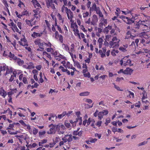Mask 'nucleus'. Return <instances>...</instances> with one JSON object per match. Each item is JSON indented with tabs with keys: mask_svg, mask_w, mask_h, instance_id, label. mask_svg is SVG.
Instances as JSON below:
<instances>
[{
	"mask_svg": "<svg viewBox=\"0 0 150 150\" xmlns=\"http://www.w3.org/2000/svg\"><path fill=\"white\" fill-rule=\"evenodd\" d=\"M34 17L32 19V21H33L35 19V18H36V20L38 21L40 19V15L39 14V16L38 15H34Z\"/></svg>",
	"mask_w": 150,
	"mask_h": 150,
	"instance_id": "32",
	"label": "nucleus"
},
{
	"mask_svg": "<svg viewBox=\"0 0 150 150\" xmlns=\"http://www.w3.org/2000/svg\"><path fill=\"white\" fill-rule=\"evenodd\" d=\"M18 42L19 43L20 45H22L23 46H25L28 45L27 43H24L23 42H21V41H19Z\"/></svg>",
	"mask_w": 150,
	"mask_h": 150,
	"instance_id": "34",
	"label": "nucleus"
},
{
	"mask_svg": "<svg viewBox=\"0 0 150 150\" xmlns=\"http://www.w3.org/2000/svg\"><path fill=\"white\" fill-rule=\"evenodd\" d=\"M46 133L45 131H43L42 132H39V136L40 137L42 135Z\"/></svg>",
	"mask_w": 150,
	"mask_h": 150,
	"instance_id": "54",
	"label": "nucleus"
},
{
	"mask_svg": "<svg viewBox=\"0 0 150 150\" xmlns=\"http://www.w3.org/2000/svg\"><path fill=\"white\" fill-rule=\"evenodd\" d=\"M66 129L65 127L63 125L60 124V130H65Z\"/></svg>",
	"mask_w": 150,
	"mask_h": 150,
	"instance_id": "53",
	"label": "nucleus"
},
{
	"mask_svg": "<svg viewBox=\"0 0 150 150\" xmlns=\"http://www.w3.org/2000/svg\"><path fill=\"white\" fill-rule=\"evenodd\" d=\"M8 56L11 58H12L14 60H16L17 59V57L16 56H15L13 54H12L11 52H10Z\"/></svg>",
	"mask_w": 150,
	"mask_h": 150,
	"instance_id": "19",
	"label": "nucleus"
},
{
	"mask_svg": "<svg viewBox=\"0 0 150 150\" xmlns=\"http://www.w3.org/2000/svg\"><path fill=\"white\" fill-rule=\"evenodd\" d=\"M111 29V26L109 25L104 29L103 31L105 33L108 34L109 31V30Z\"/></svg>",
	"mask_w": 150,
	"mask_h": 150,
	"instance_id": "15",
	"label": "nucleus"
},
{
	"mask_svg": "<svg viewBox=\"0 0 150 150\" xmlns=\"http://www.w3.org/2000/svg\"><path fill=\"white\" fill-rule=\"evenodd\" d=\"M83 75L84 76L88 77V78H90L91 76L89 72L86 74H83Z\"/></svg>",
	"mask_w": 150,
	"mask_h": 150,
	"instance_id": "48",
	"label": "nucleus"
},
{
	"mask_svg": "<svg viewBox=\"0 0 150 150\" xmlns=\"http://www.w3.org/2000/svg\"><path fill=\"white\" fill-rule=\"evenodd\" d=\"M62 140H63V141L64 142V143H66L67 141H68L67 139V137H65V135L64 137L62 138Z\"/></svg>",
	"mask_w": 150,
	"mask_h": 150,
	"instance_id": "49",
	"label": "nucleus"
},
{
	"mask_svg": "<svg viewBox=\"0 0 150 150\" xmlns=\"http://www.w3.org/2000/svg\"><path fill=\"white\" fill-rule=\"evenodd\" d=\"M47 45V44L44 42H41L38 45L40 48L42 50H41V51H43V50L44 49L43 45Z\"/></svg>",
	"mask_w": 150,
	"mask_h": 150,
	"instance_id": "23",
	"label": "nucleus"
},
{
	"mask_svg": "<svg viewBox=\"0 0 150 150\" xmlns=\"http://www.w3.org/2000/svg\"><path fill=\"white\" fill-rule=\"evenodd\" d=\"M124 46V47H125V48H124L122 47H120L119 49L120 50L122 51L123 52H125L126 51V48L127 47V45Z\"/></svg>",
	"mask_w": 150,
	"mask_h": 150,
	"instance_id": "31",
	"label": "nucleus"
},
{
	"mask_svg": "<svg viewBox=\"0 0 150 150\" xmlns=\"http://www.w3.org/2000/svg\"><path fill=\"white\" fill-rule=\"evenodd\" d=\"M96 13L100 17L103 18V15L102 14V13L100 11L99 7H98L97 10L96 11Z\"/></svg>",
	"mask_w": 150,
	"mask_h": 150,
	"instance_id": "17",
	"label": "nucleus"
},
{
	"mask_svg": "<svg viewBox=\"0 0 150 150\" xmlns=\"http://www.w3.org/2000/svg\"><path fill=\"white\" fill-rule=\"evenodd\" d=\"M112 131L114 132H117V129L115 127H113L112 128Z\"/></svg>",
	"mask_w": 150,
	"mask_h": 150,
	"instance_id": "50",
	"label": "nucleus"
},
{
	"mask_svg": "<svg viewBox=\"0 0 150 150\" xmlns=\"http://www.w3.org/2000/svg\"><path fill=\"white\" fill-rule=\"evenodd\" d=\"M35 68L34 66L33 65L32 63L28 65L27 67L28 69H34Z\"/></svg>",
	"mask_w": 150,
	"mask_h": 150,
	"instance_id": "38",
	"label": "nucleus"
},
{
	"mask_svg": "<svg viewBox=\"0 0 150 150\" xmlns=\"http://www.w3.org/2000/svg\"><path fill=\"white\" fill-rule=\"evenodd\" d=\"M42 33H39L34 32L31 35V36L34 38H36L38 37H40L42 35Z\"/></svg>",
	"mask_w": 150,
	"mask_h": 150,
	"instance_id": "11",
	"label": "nucleus"
},
{
	"mask_svg": "<svg viewBox=\"0 0 150 150\" xmlns=\"http://www.w3.org/2000/svg\"><path fill=\"white\" fill-rule=\"evenodd\" d=\"M13 27L12 28V30L14 32H15V30L17 28L16 25L15 24H14L12 26Z\"/></svg>",
	"mask_w": 150,
	"mask_h": 150,
	"instance_id": "64",
	"label": "nucleus"
},
{
	"mask_svg": "<svg viewBox=\"0 0 150 150\" xmlns=\"http://www.w3.org/2000/svg\"><path fill=\"white\" fill-rule=\"evenodd\" d=\"M141 27V25L139 23V22L137 24V25H136L135 28L138 29L140 28Z\"/></svg>",
	"mask_w": 150,
	"mask_h": 150,
	"instance_id": "52",
	"label": "nucleus"
},
{
	"mask_svg": "<svg viewBox=\"0 0 150 150\" xmlns=\"http://www.w3.org/2000/svg\"><path fill=\"white\" fill-rule=\"evenodd\" d=\"M11 71V70L8 68H6V72L5 74V76L9 74Z\"/></svg>",
	"mask_w": 150,
	"mask_h": 150,
	"instance_id": "56",
	"label": "nucleus"
},
{
	"mask_svg": "<svg viewBox=\"0 0 150 150\" xmlns=\"http://www.w3.org/2000/svg\"><path fill=\"white\" fill-rule=\"evenodd\" d=\"M127 21H125L128 24H131L134 23V21H133V20H131V19L129 18L128 17L126 18Z\"/></svg>",
	"mask_w": 150,
	"mask_h": 150,
	"instance_id": "21",
	"label": "nucleus"
},
{
	"mask_svg": "<svg viewBox=\"0 0 150 150\" xmlns=\"http://www.w3.org/2000/svg\"><path fill=\"white\" fill-rule=\"evenodd\" d=\"M113 84L114 85V87L117 90L120 91H123L122 89H120V88L118 86L116 85H115L114 83H113Z\"/></svg>",
	"mask_w": 150,
	"mask_h": 150,
	"instance_id": "37",
	"label": "nucleus"
},
{
	"mask_svg": "<svg viewBox=\"0 0 150 150\" xmlns=\"http://www.w3.org/2000/svg\"><path fill=\"white\" fill-rule=\"evenodd\" d=\"M74 50V48L71 47L70 49L71 52H69V53L70 54L72 58L73 56V54L72 53V52Z\"/></svg>",
	"mask_w": 150,
	"mask_h": 150,
	"instance_id": "40",
	"label": "nucleus"
},
{
	"mask_svg": "<svg viewBox=\"0 0 150 150\" xmlns=\"http://www.w3.org/2000/svg\"><path fill=\"white\" fill-rule=\"evenodd\" d=\"M141 43H142L144 46H146L149 43L147 41V40L142 39L141 40Z\"/></svg>",
	"mask_w": 150,
	"mask_h": 150,
	"instance_id": "24",
	"label": "nucleus"
},
{
	"mask_svg": "<svg viewBox=\"0 0 150 150\" xmlns=\"http://www.w3.org/2000/svg\"><path fill=\"white\" fill-rule=\"evenodd\" d=\"M144 38L146 40H147V41L150 43V34L149 33H146L144 32Z\"/></svg>",
	"mask_w": 150,
	"mask_h": 150,
	"instance_id": "8",
	"label": "nucleus"
},
{
	"mask_svg": "<svg viewBox=\"0 0 150 150\" xmlns=\"http://www.w3.org/2000/svg\"><path fill=\"white\" fill-rule=\"evenodd\" d=\"M65 125L67 128H69L70 127V124L69 123L65 122Z\"/></svg>",
	"mask_w": 150,
	"mask_h": 150,
	"instance_id": "47",
	"label": "nucleus"
},
{
	"mask_svg": "<svg viewBox=\"0 0 150 150\" xmlns=\"http://www.w3.org/2000/svg\"><path fill=\"white\" fill-rule=\"evenodd\" d=\"M120 40L116 36H114L111 41L109 42V45L110 47L113 48H118L120 45Z\"/></svg>",
	"mask_w": 150,
	"mask_h": 150,
	"instance_id": "1",
	"label": "nucleus"
},
{
	"mask_svg": "<svg viewBox=\"0 0 150 150\" xmlns=\"http://www.w3.org/2000/svg\"><path fill=\"white\" fill-rule=\"evenodd\" d=\"M108 112L107 110H103L102 111L98 112V119L99 120H101L104 115H107Z\"/></svg>",
	"mask_w": 150,
	"mask_h": 150,
	"instance_id": "5",
	"label": "nucleus"
},
{
	"mask_svg": "<svg viewBox=\"0 0 150 150\" xmlns=\"http://www.w3.org/2000/svg\"><path fill=\"white\" fill-rule=\"evenodd\" d=\"M7 94L6 92L4 90L3 88H1L0 91V95H1L4 98H5Z\"/></svg>",
	"mask_w": 150,
	"mask_h": 150,
	"instance_id": "12",
	"label": "nucleus"
},
{
	"mask_svg": "<svg viewBox=\"0 0 150 150\" xmlns=\"http://www.w3.org/2000/svg\"><path fill=\"white\" fill-rule=\"evenodd\" d=\"M102 122L100 120H98L97 121V123L96 124V125L98 127H100L101 126Z\"/></svg>",
	"mask_w": 150,
	"mask_h": 150,
	"instance_id": "35",
	"label": "nucleus"
},
{
	"mask_svg": "<svg viewBox=\"0 0 150 150\" xmlns=\"http://www.w3.org/2000/svg\"><path fill=\"white\" fill-rule=\"evenodd\" d=\"M90 93L88 91H86L80 93L79 94L80 96H88L89 95Z\"/></svg>",
	"mask_w": 150,
	"mask_h": 150,
	"instance_id": "25",
	"label": "nucleus"
},
{
	"mask_svg": "<svg viewBox=\"0 0 150 150\" xmlns=\"http://www.w3.org/2000/svg\"><path fill=\"white\" fill-rule=\"evenodd\" d=\"M89 15V13L88 12L84 13L83 14V18H85L87 17Z\"/></svg>",
	"mask_w": 150,
	"mask_h": 150,
	"instance_id": "46",
	"label": "nucleus"
},
{
	"mask_svg": "<svg viewBox=\"0 0 150 150\" xmlns=\"http://www.w3.org/2000/svg\"><path fill=\"white\" fill-rule=\"evenodd\" d=\"M25 21L27 24L28 25H30V23L32 21V19L31 20V21L26 19Z\"/></svg>",
	"mask_w": 150,
	"mask_h": 150,
	"instance_id": "57",
	"label": "nucleus"
},
{
	"mask_svg": "<svg viewBox=\"0 0 150 150\" xmlns=\"http://www.w3.org/2000/svg\"><path fill=\"white\" fill-rule=\"evenodd\" d=\"M65 10L67 15V16L68 19L70 20L71 22L73 17V13L71 11V10L68 9L67 7L65 8Z\"/></svg>",
	"mask_w": 150,
	"mask_h": 150,
	"instance_id": "3",
	"label": "nucleus"
},
{
	"mask_svg": "<svg viewBox=\"0 0 150 150\" xmlns=\"http://www.w3.org/2000/svg\"><path fill=\"white\" fill-rule=\"evenodd\" d=\"M85 101L88 102L89 103H91L92 102V100L91 99L88 98L85 99Z\"/></svg>",
	"mask_w": 150,
	"mask_h": 150,
	"instance_id": "51",
	"label": "nucleus"
},
{
	"mask_svg": "<svg viewBox=\"0 0 150 150\" xmlns=\"http://www.w3.org/2000/svg\"><path fill=\"white\" fill-rule=\"evenodd\" d=\"M135 37V36H133L131 35H126V36H125V39H129V38H131L132 39H134V38Z\"/></svg>",
	"mask_w": 150,
	"mask_h": 150,
	"instance_id": "26",
	"label": "nucleus"
},
{
	"mask_svg": "<svg viewBox=\"0 0 150 150\" xmlns=\"http://www.w3.org/2000/svg\"><path fill=\"white\" fill-rule=\"evenodd\" d=\"M111 37V35H107L105 36V39L108 41H109V39Z\"/></svg>",
	"mask_w": 150,
	"mask_h": 150,
	"instance_id": "63",
	"label": "nucleus"
},
{
	"mask_svg": "<svg viewBox=\"0 0 150 150\" xmlns=\"http://www.w3.org/2000/svg\"><path fill=\"white\" fill-rule=\"evenodd\" d=\"M103 50H100L98 51V53L101 56V57L103 58L105 57V53L106 51V47H104L102 48Z\"/></svg>",
	"mask_w": 150,
	"mask_h": 150,
	"instance_id": "6",
	"label": "nucleus"
},
{
	"mask_svg": "<svg viewBox=\"0 0 150 150\" xmlns=\"http://www.w3.org/2000/svg\"><path fill=\"white\" fill-rule=\"evenodd\" d=\"M16 60H17V63L19 66H21L24 64V62L23 60L18 58Z\"/></svg>",
	"mask_w": 150,
	"mask_h": 150,
	"instance_id": "18",
	"label": "nucleus"
},
{
	"mask_svg": "<svg viewBox=\"0 0 150 150\" xmlns=\"http://www.w3.org/2000/svg\"><path fill=\"white\" fill-rule=\"evenodd\" d=\"M23 81L25 84L28 83V81L26 78L24 77L23 79Z\"/></svg>",
	"mask_w": 150,
	"mask_h": 150,
	"instance_id": "43",
	"label": "nucleus"
},
{
	"mask_svg": "<svg viewBox=\"0 0 150 150\" xmlns=\"http://www.w3.org/2000/svg\"><path fill=\"white\" fill-rule=\"evenodd\" d=\"M55 131H57L58 132H59L60 130V124H59L58 125H55Z\"/></svg>",
	"mask_w": 150,
	"mask_h": 150,
	"instance_id": "27",
	"label": "nucleus"
},
{
	"mask_svg": "<svg viewBox=\"0 0 150 150\" xmlns=\"http://www.w3.org/2000/svg\"><path fill=\"white\" fill-rule=\"evenodd\" d=\"M98 21V18L97 16L95 14L93 16L92 19L91 21V24L94 25Z\"/></svg>",
	"mask_w": 150,
	"mask_h": 150,
	"instance_id": "7",
	"label": "nucleus"
},
{
	"mask_svg": "<svg viewBox=\"0 0 150 150\" xmlns=\"http://www.w3.org/2000/svg\"><path fill=\"white\" fill-rule=\"evenodd\" d=\"M147 143V141H144L138 144L137 145L138 146H139L146 144Z\"/></svg>",
	"mask_w": 150,
	"mask_h": 150,
	"instance_id": "33",
	"label": "nucleus"
},
{
	"mask_svg": "<svg viewBox=\"0 0 150 150\" xmlns=\"http://www.w3.org/2000/svg\"><path fill=\"white\" fill-rule=\"evenodd\" d=\"M50 128V131L47 132V133L48 134H54L56 132L55 127V125L52 124H51L49 126Z\"/></svg>",
	"mask_w": 150,
	"mask_h": 150,
	"instance_id": "4",
	"label": "nucleus"
},
{
	"mask_svg": "<svg viewBox=\"0 0 150 150\" xmlns=\"http://www.w3.org/2000/svg\"><path fill=\"white\" fill-rule=\"evenodd\" d=\"M103 40L101 38H99L98 40V42H99L100 45H101L103 42Z\"/></svg>",
	"mask_w": 150,
	"mask_h": 150,
	"instance_id": "60",
	"label": "nucleus"
},
{
	"mask_svg": "<svg viewBox=\"0 0 150 150\" xmlns=\"http://www.w3.org/2000/svg\"><path fill=\"white\" fill-rule=\"evenodd\" d=\"M101 20L103 21V24H106L107 23V20L106 19H105L103 18L101 19Z\"/></svg>",
	"mask_w": 150,
	"mask_h": 150,
	"instance_id": "59",
	"label": "nucleus"
},
{
	"mask_svg": "<svg viewBox=\"0 0 150 150\" xmlns=\"http://www.w3.org/2000/svg\"><path fill=\"white\" fill-rule=\"evenodd\" d=\"M133 70L129 68H127L124 71V74H125L131 75L132 73Z\"/></svg>",
	"mask_w": 150,
	"mask_h": 150,
	"instance_id": "9",
	"label": "nucleus"
},
{
	"mask_svg": "<svg viewBox=\"0 0 150 150\" xmlns=\"http://www.w3.org/2000/svg\"><path fill=\"white\" fill-rule=\"evenodd\" d=\"M48 52H54L53 49L51 48H47L46 50Z\"/></svg>",
	"mask_w": 150,
	"mask_h": 150,
	"instance_id": "44",
	"label": "nucleus"
},
{
	"mask_svg": "<svg viewBox=\"0 0 150 150\" xmlns=\"http://www.w3.org/2000/svg\"><path fill=\"white\" fill-rule=\"evenodd\" d=\"M145 21H147V20H146L145 21H139V23L141 25V27H142V26H144L145 27H146V28H147L148 26V24L147 23H145Z\"/></svg>",
	"mask_w": 150,
	"mask_h": 150,
	"instance_id": "10",
	"label": "nucleus"
},
{
	"mask_svg": "<svg viewBox=\"0 0 150 150\" xmlns=\"http://www.w3.org/2000/svg\"><path fill=\"white\" fill-rule=\"evenodd\" d=\"M21 25L22 23L21 22H18L17 23V25L18 28L20 29H21Z\"/></svg>",
	"mask_w": 150,
	"mask_h": 150,
	"instance_id": "61",
	"label": "nucleus"
},
{
	"mask_svg": "<svg viewBox=\"0 0 150 150\" xmlns=\"http://www.w3.org/2000/svg\"><path fill=\"white\" fill-rule=\"evenodd\" d=\"M74 64L75 66H76L77 68L80 69L81 68V66L78 62L77 61L76 62H74Z\"/></svg>",
	"mask_w": 150,
	"mask_h": 150,
	"instance_id": "29",
	"label": "nucleus"
},
{
	"mask_svg": "<svg viewBox=\"0 0 150 150\" xmlns=\"http://www.w3.org/2000/svg\"><path fill=\"white\" fill-rule=\"evenodd\" d=\"M98 8V7H97L96 4L95 3H94L93 4L92 7L90 8V10L92 11H96L97 10Z\"/></svg>",
	"mask_w": 150,
	"mask_h": 150,
	"instance_id": "16",
	"label": "nucleus"
},
{
	"mask_svg": "<svg viewBox=\"0 0 150 150\" xmlns=\"http://www.w3.org/2000/svg\"><path fill=\"white\" fill-rule=\"evenodd\" d=\"M32 2L33 3V4L35 5V6H36L38 7L41 6L40 4L38 2L37 0H33L32 1Z\"/></svg>",
	"mask_w": 150,
	"mask_h": 150,
	"instance_id": "22",
	"label": "nucleus"
},
{
	"mask_svg": "<svg viewBox=\"0 0 150 150\" xmlns=\"http://www.w3.org/2000/svg\"><path fill=\"white\" fill-rule=\"evenodd\" d=\"M92 119L91 118H89L87 121V124L88 125H89L90 124L91 122Z\"/></svg>",
	"mask_w": 150,
	"mask_h": 150,
	"instance_id": "62",
	"label": "nucleus"
},
{
	"mask_svg": "<svg viewBox=\"0 0 150 150\" xmlns=\"http://www.w3.org/2000/svg\"><path fill=\"white\" fill-rule=\"evenodd\" d=\"M40 8H37L36 9L34 10H33V12L34 13V15H38V16H39V14L40 13Z\"/></svg>",
	"mask_w": 150,
	"mask_h": 150,
	"instance_id": "20",
	"label": "nucleus"
},
{
	"mask_svg": "<svg viewBox=\"0 0 150 150\" xmlns=\"http://www.w3.org/2000/svg\"><path fill=\"white\" fill-rule=\"evenodd\" d=\"M62 47L63 48L67 51H69V48L64 44L62 45Z\"/></svg>",
	"mask_w": 150,
	"mask_h": 150,
	"instance_id": "28",
	"label": "nucleus"
},
{
	"mask_svg": "<svg viewBox=\"0 0 150 150\" xmlns=\"http://www.w3.org/2000/svg\"><path fill=\"white\" fill-rule=\"evenodd\" d=\"M59 40L61 43H62L63 42V37L62 36V35H59Z\"/></svg>",
	"mask_w": 150,
	"mask_h": 150,
	"instance_id": "42",
	"label": "nucleus"
},
{
	"mask_svg": "<svg viewBox=\"0 0 150 150\" xmlns=\"http://www.w3.org/2000/svg\"><path fill=\"white\" fill-rule=\"evenodd\" d=\"M18 147L20 149V150H25V147L24 146H22L19 144Z\"/></svg>",
	"mask_w": 150,
	"mask_h": 150,
	"instance_id": "58",
	"label": "nucleus"
},
{
	"mask_svg": "<svg viewBox=\"0 0 150 150\" xmlns=\"http://www.w3.org/2000/svg\"><path fill=\"white\" fill-rule=\"evenodd\" d=\"M65 137H67V139L68 142V144H69V142L72 141V135L71 134H67L65 135Z\"/></svg>",
	"mask_w": 150,
	"mask_h": 150,
	"instance_id": "13",
	"label": "nucleus"
},
{
	"mask_svg": "<svg viewBox=\"0 0 150 150\" xmlns=\"http://www.w3.org/2000/svg\"><path fill=\"white\" fill-rule=\"evenodd\" d=\"M38 132V129H37L35 128H34L33 130V134L35 135L37 134Z\"/></svg>",
	"mask_w": 150,
	"mask_h": 150,
	"instance_id": "39",
	"label": "nucleus"
},
{
	"mask_svg": "<svg viewBox=\"0 0 150 150\" xmlns=\"http://www.w3.org/2000/svg\"><path fill=\"white\" fill-rule=\"evenodd\" d=\"M111 30L110 31V33L111 34H112L114 33V35H117V33L116 32H115V30L114 29H112L111 28Z\"/></svg>",
	"mask_w": 150,
	"mask_h": 150,
	"instance_id": "36",
	"label": "nucleus"
},
{
	"mask_svg": "<svg viewBox=\"0 0 150 150\" xmlns=\"http://www.w3.org/2000/svg\"><path fill=\"white\" fill-rule=\"evenodd\" d=\"M128 56L125 57L120 60V64L121 66L123 65L125 67L128 65L130 66L132 65V64H131V60L128 59Z\"/></svg>",
	"mask_w": 150,
	"mask_h": 150,
	"instance_id": "2",
	"label": "nucleus"
},
{
	"mask_svg": "<svg viewBox=\"0 0 150 150\" xmlns=\"http://www.w3.org/2000/svg\"><path fill=\"white\" fill-rule=\"evenodd\" d=\"M53 1L52 0H47L46 4L48 8H49L50 6H52Z\"/></svg>",
	"mask_w": 150,
	"mask_h": 150,
	"instance_id": "14",
	"label": "nucleus"
},
{
	"mask_svg": "<svg viewBox=\"0 0 150 150\" xmlns=\"http://www.w3.org/2000/svg\"><path fill=\"white\" fill-rule=\"evenodd\" d=\"M40 39H37L34 41V43L36 45H38L41 43L40 42Z\"/></svg>",
	"mask_w": 150,
	"mask_h": 150,
	"instance_id": "30",
	"label": "nucleus"
},
{
	"mask_svg": "<svg viewBox=\"0 0 150 150\" xmlns=\"http://www.w3.org/2000/svg\"><path fill=\"white\" fill-rule=\"evenodd\" d=\"M110 122V118H107L106 119V122L105 123V124L106 125H107L108 123H109Z\"/></svg>",
	"mask_w": 150,
	"mask_h": 150,
	"instance_id": "41",
	"label": "nucleus"
},
{
	"mask_svg": "<svg viewBox=\"0 0 150 150\" xmlns=\"http://www.w3.org/2000/svg\"><path fill=\"white\" fill-rule=\"evenodd\" d=\"M141 104V102L140 101H139L138 103H136L135 105L134 106L135 107L139 108L140 107V105Z\"/></svg>",
	"mask_w": 150,
	"mask_h": 150,
	"instance_id": "45",
	"label": "nucleus"
},
{
	"mask_svg": "<svg viewBox=\"0 0 150 150\" xmlns=\"http://www.w3.org/2000/svg\"><path fill=\"white\" fill-rule=\"evenodd\" d=\"M97 141L96 139H91L90 140V142L91 143H94Z\"/></svg>",
	"mask_w": 150,
	"mask_h": 150,
	"instance_id": "55",
	"label": "nucleus"
}]
</instances>
